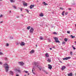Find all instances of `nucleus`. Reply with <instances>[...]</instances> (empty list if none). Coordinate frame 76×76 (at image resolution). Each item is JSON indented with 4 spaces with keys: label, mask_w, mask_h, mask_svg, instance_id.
Listing matches in <instances>:
<instances>
[{
    "label": "nucleus",
    "mask_w": 76,
    "mask_h": 76,
    "mask_svg": "<svg viewBox=\"0 0 76 76\" xmlns=\"http://www.w3.org/2000/svg\"><path fill=\"white\" fill-rule=\"evenodd\" d=\"M18 72H20V70H17Z\"/></svg>",
    "instance_id": "obj_43"
},
{
    "label": "nucleus",
    "mask_w": 76,
    "mask_h": 76,
    "mask_svg": "<svg viewBox=\"0 0 76 76\" xmlns=\"http://www.w3.org/2000/svg\"><path fill=\"white\" fill-rule=\"evenodd\" d=\"M55 42L56 43L58 42V43H60V41H59L58 40H55Z\"/></svg>",
    "instance_id": "obj_23"
},
{
    "label": "nucleus",
    "mask_w": 76,
    "mask_h": 76,
    "mask_svg": "<svg viewBox=\"0 0 76 76\" xmlns=\"http://www.w3.org/2000/svg\"><path fill=\"white\" fill-rule=\"evenodd\" d=\"M53 34H57V33H56V32H54L53 33Z\"/></svg>",
    "instance_id": "obj_37"
},
{
    "label": "nucleus",
    "mask_w": 76,
    "mask_h": 76,
    "mask_svg": "<svg viewBox=\"0 0 76 76\" xmlns=\"http://www.w3.org/2000/svg\"><path fill=\"white\" fill-rule=\"evenodd\" d=\"M47 61L49 63H50L51 62V59L48 58Z\"/></svg>",
    "instance_id": "obj_12"
},
{
    "label": "nucleus",
    "mask_w": 76,
    "mask_h": 76,
    "mask_svg": "<svg viewBox=\"0 0 76 76\" xmlns=\"http://www.w3.org/2000/svg\"><path fill=\"white\" fill-rule=\"evenodd\" d=\"M16 76H19V75H16Z\"/></svg>",
    "instance_id": "obj_52"
},
{
    "label": "nucleus",
    "mask_w": 76,
    "mask_h": 76,
    "mask_svg": "<svg viewBox=\"0 0 76 76\" xmlns=\"http://www.w3.org/2000/svg\"><path fill=\"white\" fill-rule=\"evenodd\" d=\"M72 47H73H73H73V45L72 46Z\"/></svg>",
    "instance_id": "obj_56"
},
{
    "label": "nucleus",
    "mask_w": 76,
    "mask_h": 76,
    "mask_svg": "<svg viewBox=\"0 0 76 76\" xmlns=\"http://www.w3.org/2000/svg\"><path fill=\"white\" fill-rule=\"evenodd\" d=\"M3 55V53L1 52H0V55Z\"/></svg>",
    "instance_id": "obj_36"
},
{
    "label": "nucleus",
    "mask_w": 76,
    "mask_h": 76,
    "mask_svg": "<svg viewBox=\"0 0 76 76\" xmlns=\"http://www.w3.org/2000/svg\"><path fill=\"white\" fill-rule=\"evenodd\" d=\"M64 40L65 42H67V39L65 38Z\"/></svg>",
    "instance_id": "obj_25"
},
{
    "label": "nucleus",
    "mask_w": 76,
    "mask_h": 76,
    "mask_svg": "<svg viewBox=\"0 0 76 76\" xmlns=\"http://www.w3.org/2000/svg\"><path fill=\"white\" fill-rule=\"evenodd\" d=\"M19 18V16H17V18Z\"/></svg>",
    "instance_id": "obj_47"
},
{
    "label": "nucleus",
    "mask_w": 76,
    "mask_h": 76,
    "mask_svg": "<svg viewBox=\"0 0 76 76\" xmlns=\"http://www.w3.org/2000/svg\"><path fill=\"white\" fill-rule=\"evenodd\" d=\"M24 72L26 73H28V71H24Z\"/></svg>",
    "instance_id": "obj_29"
},
{
    "label": "nucleus",
    "mask_w": 76,
    "mask_h": 76,
    "mask_svg": "<svg viewBox=\"0 0 76 76\" xmlns=\"http://www.w3.org/2000/svg\"><path fill=\"white\" fill-rule=\"evenodd\" d=\"M60 9H61V10H63V8H62L61 7H60Z\"/></svg>",
    "instance_id": "obj_40"
},
{
    "label": "nucleus",
    "mask_w": 76,
    "mask_h": 76,
    "mask_svg": "<svg viewBox=\"0 0 76 76\" xmlns=\"http://www.w3.org/2000/svg\"><path fill=\"white\" fill-rule=\"evenodd\" d=\"M34 5H31L30 6V9H33V8L34 7Z\"/></svg>",
    "instance_id": "obj_6"
},
{
    "label": "nucleus",
    "mask_w": 76,
    "mask_h": 76,
    "mask_svg": "<svg viewBox=\"0 0 76 76\" xmlns=\"http://www.w3.org/2000/svg\"><path fill=\"white\" fill-rule=\"evenodd\" d=\"M13 7H14L15 9H16V6H13Z\"/></svg>",
    "instance_id": "obj_31"
},
{
    "label": "nucleus",
    "mask_w": 76,
    "mask_h": 76,
    "mask_svg": "<svg viewBox=\"0 0 76 76\" xmlns=\"http://www.w3.org/2000/svg\"><path fill=\"white\" fill-rule=\"evenodd\" d=\"M5 60H7V58H5Z\"/></svg>",
    "instance_id": "obj_45"
},
{
    "label": "nucleus",
    "mask_w": 76,
    "mask_h": 76,
    "mask_svg": "<svg viewBox=\"0 0 76 76\" xmlns=\"http://www.w3.org/2000/svg\"><path fill=\"white\" fill-rule=\"evenodd\" d=\"M37 67L40 70H41V69H42V67L41 66H37Z\"/></svg>",
    "instance_id": "obj_10"
},
{
    "label": "nucleus",
    "mask_w": 76,
    "mask_h": 76,
    "mask_svg": "<svg viewBox=\"0 0 76 76\" xmlns=\"http://www.w3.org/2000/svg\"><path fill=\"white\" fill-rule=\"evenodd\" d=\"M40 39H41V40H43V39H44V38L42 37H40Z\"/></svg>",
    "instance_id": "obj_18"
},
{
    "label": "nucleus",
    "mask_w": 76,
    "mask_h": 76,
    "mask_svg": "<svg viewBox=\"0 0 76 76\" xmlns=\"http://www.w3.org/2000/svg\"><path fill=\"white\" fill-rule=\"evenodd\" d=\"M67 14H68V12H65V14L66 15H67Z\"/></svg>",
    "instance_id": "obj_35"
},
{
    "label": "nucleus",
    "mask_w": 76,
    "mask_h": 76,
    "mask_svg": "<svg viewBox=\"0 0 76 76\" xmlns=\"http://www.w3.org/2000/svg\"><path fill=\"white\" fill-rule=\"evenodd\" d=\"M69 10H71V8H69Z\"/></svg>",
    "instance_id": "obj_44"
},
{
    "label": "nucleus",
    "mask_w": 76,
    "mask_h": 76,
    "mask_svg": "<svg viewBox=\"0 0 76 76\" xmlns=\"http://www.w3.org/2000/svg\"><path fill=\"white\" fill-rule=\"evenodd\" d=\"M29 75V74H28V75Z\"/></svg>",
    "instance_id": "obj_64"
},
{
    "label": "nucleus",
    "mask_w": 76,
    "mask_h": 76,
    "mask_svg": "<svg viewBox=\"0 0 76 76\" xmlns=\"http://www.w3.org/2000/svg\"><path fill=\"white\" fill-rule=\"evenodd\" d=\"M67 34H70V31H67Z\"/></svg>",
    "instance_id": "obj_33"
},
{
    "label": "nucleus",
    "mask_w": 76,
    "mask_h": 76,
    "mask_svg": "<svg viewBox=\"0 0 76 76\" xmlns=\"http://www.w3.org/2000/svg\"><path fill=\"white\" fill-rule=\"evenodd\" d=\"M33 63L35 66L38 65V63L37 62H33Z\"/></svg>",
    "instance_id": "obj_13"
},
{
    "label": "nucleus",
    "mask_w": 76,
    "mask_h": 76,
    "mask_svg": "<svg viewBox=\"0 0 76 76\" xmlns=\"http://www.w3.org/2000/svg\"><path fill=\"white\" fill-rule=\"evenodd\" d=\"M26 11H27L28 13L29 12V11H28V10H27V9H26Z\"/></svg>",
    "instance_id": "obj_38"
},
{
    "label": "nucleus",
    "mask_w": 76,
    "mask_h": 76,
    "mask_svg": "<svg viewBox=\"0 0 76 76\" xmlns=\"http://www.w3.org/2000/svg\"><path fill=\"white\" fill-rule=\"evenodd\" d=\"M31 28V26H29V29Z\"/></svg>",
    "instance_id": "obj_50"
},
{
    "label": "nucleus",
    "mask_w": 76,
    "mask_h": 76,
    "mask_svg": "<svg viewBox=\"0 0 76 76\" xmlns=\"http://www.w3.org/2000/svg\"><path fill=\"white\" fill-rule=\"evenodd\" d=\"M70 54H71V55H72L73 53H72V52H70Z\"/></svg>",
    "instance_id": "obj_39"
},
{
    "label": "nucleus",
    "mask_w": 76,
    "mask_h": 76,
    "mask_svg": "<svg viewBox=\"0 0 76 76\" xmlns=\"http://www.w3.org/2000/svg\"><path fill=\"white\" fill-rule=\"evenodd\" d=\"M34 70H35V69H34V68H33L32 70V72L33 73V74H35V73H34L33 72V71H34Z\"/></svg>",
    "instance_id": "obj_22"
},
{
    "label": "nucleus",
    "mask_w": 76,
    "mask_h": 76,
    "mask_svg": "<svg viewBox=\"0 0 76 76\" xmlns=\"http://www.w3.org/2000/svg\"><path fill=\"white\" fill-rule=\"evenodd\" d=\"M20 9V10L21 11V12H22V9Z\"/></svg>",
    "instance_id": "obj_51"
},
{
    "label": "nucleus",
    "mask_w": 76,
    "mask_h": 76,
    "mask_svg": "<svg viewBox=\"0 0 76 76\" xmlns=\"http://www.w3.org/2000/svg\"><path fill=\"white\" fill-rule=\"evenodd\" d=\"M24 76H26V75H24Z\"/></svg>",
    "instance_id": "obj_58"
},
{
    "label": "nucleus",
    "mask_w": 76,
    "mask_h": 76,
    "mask_svg": "<svg viewBox=\"0 0 76 76\" xmlns=\"http://www.w3.org/2000/svg\"><path fill=\"white\" fill-rule=\"evenodd\" d=\"M66 69V66H63L61 68V70H64V69Z\"/></svg>",
    "instance_id": "obj_7"
},
{
    "label": "nucleus",
    "mask_w": 76,
    "mask_h": 76,
    "mask_svg": "<svg viewBox=\"0 0 76 76\" xmlns=\"http://www.w3.org/2000/svg\"><path fill=\"white\" fill-rule=\"evenodd\" d=\"M50 50H52V48H50Z\"/></svg>",
    "instance_id": "obj_54"
},
{
    "label": "nucleus",
    "mask_w": 76,
    "mask_h": 76,
    "mask_svg": "<svg viewBox=\"0 0 76 76\" xmlns=\"http://www.w3.org/2000/svg\"><path fill=\"white\" fill-rule=\"evenodd\" d=\"M48 69H52V66H51V65L49 64L48 65Z\"/></svg>",
    "instance_id": "obj_5"
},
{
    "label": "nucleus",
    "mask_w": 76,
    "mask_h": 76,
    "mask_svg": "<svg viewBox=\"0 0 76 76\" xmlns=\"http://www.w3.org/2000/svg\"><path fill=\"white\" fill-rule=\"evenodd\" d=\"M20 44V43H16V45H19V44Z\"/></svg>",
    "instance_id": "obj_34"
},
{
    "label": "nucleus",
    "mask_w": 76,
    "mask_h": 76,
    "mask_svg": "<svg viewBox=\"0 0 76 76\" xmlns=\"http://www.w3.org/2000/svg\"><path fill=\"white\" fill-rule=\"evenodd\" d=\"M34 53V50H32L31 51H30V53L31 54H32Z\"/></svg>",
    "instance_id": "obj_11"
},
{
    "label": "nucleus",
    "mask_w": 76,
    "mask_h": 76,
    "mask_svg": "<svg viewBox=\"0 0 76 76\" xmlns=\"http://www.w3.org/2000/svg\"><path fill=\"white\" fill-rule=\"evenodd\" d=\"M27 29H28V30H29V27H28L27 28Z\"/></svg>",
    "instance_id": "obj_48"
},
{
    "label": "nucleus",
    "mask_w": 76,
    "mask_h": 76,
    "mask_svg": "<svg viewBox=\"0 0 76 76\" xmlns=\"http://www.w3.org/2000/svg\"><path fill=\"white\" fill-rule=\"evenodd\" d=\"M53 48H55V47H54V46H53Z\"/></svg>",
    "instance_id": "obj_53"
},
{
    "label": "nucleus",
    "mask_w": 76,
    "mask_h": 76,
    "mask_svg": "<svg viewBox=\"0 0 76 76\" xmlns=\"http://www.w3.org/2000/svg\"><path fill=\"white\" fill-rule=\"evenodd\" d=\"M10 12H11V11H10Z\"/></svg>",
    "instance_id": "obj_62"
},
{
    "label": "nucleus",
    "mask_w": 76,
    "mask_h": 76,
    "mask_svg": "<svg viewBox=\"0 0 76 76\" xmlns=\"http://www.w3.org/2000/svg\"><path fill=\"white\" fill-rule=\"evenodd\" d=\"M45 72V73H46V74H48V72H47L46 71V72Z\"/></svg>",
    "instance_id": "obj_32"
},
{
    "label": "nucleus",
    "mask_w": 76,
    "mask_h": 76,
    "mask_svg": "<svg viewBox=\"0 0 76 76\" xmlns=\"http://www.w3.org/2000/svg\"><path fill=\"white\" fill-rule=\"evenodd\" d=\"M3 0H0V1H2Z\"/></svg>",
    "instance_id": "obj_60"
},
{
    "label": "nucleus",
    "mask_w": 76,
    "mask_h": 76,
    "mask_svg": "<svg viewBox=\"0 0 76 76\" xmlns=\"http://www.w3.org/2000/svg\"><path fill=\"white\" fill-rule=\"evenodd\" d=\"M68 76H73V73H71L69 74H68Z\"/></svg>",
    "instance_id": "obj_8"
},
{
    "label": "nucleus",
    "mask_w": 76,
    "mask_h": 76,
    "mask_svg": "<svg viewBox=\"0 0 76 76\" xmlns=\"http://www.w3.org/2000/svg\"><path fill=\"white\" fill-rule=\"evenodd\" d=\"M39 16L41 17H42V16H44V14H42V13H41V14H40L39 15Z\"/></svg>",
    "instance_id": "obj_15"
},
{
    "label": "nucleus",
    "mask_w": 76,
    "mask_h": 76,
    "mask_svg": "<svg viewBox=\"0 0 76 76\" xmlns=\"http://www.w3.org/2000/svg\"><path fill=\"white\" fill-rule=\"evenodd\" d=\"M46 57H49V55H48V53H46L45 54Z\"/></svg>",
    "instance_id": "obj_16"
},
{
    "label": "nucleus",
    "mask_w": 76,
    "mask_h": 76,
    "mask_svg": "<svg viewBox=\"0 0 76 76\" xmlns=\"http://www.w3.org/2000/svg\"><path fill=\"white\" fill-rule=\"evenodd\" d=\"M0 17H3V15H1L0 16Z\"/></svg>",
    "instance_id": "obj_42"
},
{
    "label": "nucleus",
    "mask_w": 76,
    "mask_h": 76,
    "mask_svg": "<svg viewBox=\"0 0 76 76\" xmlns=\"http://www.w3.org/2000/svg\"><path fill=\"white\" fill-rule=\"evenodd\" d=\"M71 38H75V36H73V35H71Z\"/></svg>",
    "instance_id": "obj_24"
},
{
    "label": "nucleus",
    "mask_w": 76,
    "mask_h": 76,
    "mask_svg": "<svg viewBox=\"0 0 76 76\" xmlns=\"http://www.w3.org/2000/svg\"><path fill=\"white\" fill-rule=\"evenodd\" d=\"M75 75L76 76V73H75Z\"/></svg>",
    "instance_id": "obj_61"
},
{
    "label": "nucleus",
    "mask_w": 76,
    "mask_h": 76,
    "mask_svg": "<svg viewBox=\"0 0 76 76\" xmlns=\"http://www.w3.org/2000/svg\"><path fill=\"white\" fill-rule=\"evenodd\" d=\"M4 66H4V67L6 70V72H8V70H9V65H8L6 63L4 64Z\"/></svg>",
    "instance_id": "obj_1"
},
{
    "label": "nucleus",
    "mask_w": 76,
    "mask_h": 76,
    "mask_svg": "<svg viewBox=\"0 0 76 76\" xmlns=\"http://www.w3.org/2000/svg\"><path fill=\"white\" fill-rule=\"evenodd\" d=\"M43 4H44V5H45V6H46V5H48V4H47L45 3V2H43Z\"/></svg>",
    "instance_id": "obj_17"
},
{
    "label": "nucleus",
    "mask_w": 76,
    "mask_h": 76,
    "mask_svg": "<svg viewBox=\"0 0 76 76\" xmlns=\"http://www.w3.org/2000/svg\"><path fill=\"white\" fill-rule=\"evenodd\" d=\"M36 47H37V45H36Z\"/></svg>",
    "instance_id": "obj_57"
},
{
    "label": "nucleus",
    "mask_w": 76,
    "mask_h": 76,
    "mask_svg": "<svg viewBox=\"0 0 76 76\" xmlns=\"http://www.w3.org/2000/svg\"><path fill=\"white\" fill-rule=\"evenodd\" d=\"M75 26L76 27V24H75Z\"/></svg>",
    "instance_id": "obj_59"
},
{
    "label": "nucleus",
    "mask_w": 76,
    "mask_h": 76,
    "mask_svg": "<svg viewBox=\"0 0 76 76\" xmlns=\"http://www.w3.org/2000/svg\"><path fill=\"white\" fill-rule=\"evenodd\" d=\"M3 22V21H1L0 22V23H2Z\"/></svg>",
    "instance_id": "obj_55"
},
{
    "label": "nucleus",
    "mask_w": 76,
    "mask_h": 76,
    "mask_svg": "<svg viewBox=\"0 0 76 76\" xmlns=\"http://www.w3.org/2000/svg\"><path fill=\"white\" fill-rule=\"evenodd\" d=\"M42 70L43 71V72H46L45 70L44 69H44H42Z\"/></svg>",
    "instance_id": "obj_28"
},
{
    "label": "nucleus",
    "mask_w": 76,
    "mask_h": 76,
    "mask_svg": "<svg viewBox=\"0 0 76 76\" xmlns=\"http://www.w3.org/2000/svg\"><path fill=\"white\" fill-rule=\"evenodd\" d=\"M20 45H25V43L23 42H21V43Z\"/></svg>",
    "instance_id": "obj_9"
},
{
    "label": "nucleus",
    "mask_w": 76,
    "mask_h": 76,
    "mask_svg": "<svg viewBox=\"0 0 76 76\" xmlns=\"http://www.w3.org/2000/svg\"><path fill=\"white\" fill-rule=\"evenodd\" d=\"M73 48L74 50H75L76 49V48H75V47H73Z\"/></svg>",
    "instance_id": "obj_46"
},
{
    "label": "nucleus",
    "mask_w": 76,
    "mask_h": 76,
    "mask_svg": "<svg viewBox=\"0 0 76 76\" xmlns=\"http://www.w3.org/2000/svg\"><path fill=\"white\" fill-rule=\"evenodd\" d=\"M10 73L11 75H13V72L12 71H10Z\"/></svg>",
    "instance_id": "obj_20"
},
{
    "label": "nucleus",
    "mask_w": 76,
    "mask_h": 76,
    "mask_svg": "<svg viewBox=\"0 0 76 76\" xmlns=\"http://www.w3.org/2000/svg\"><path fill=\"white\" fill-rule=\"evenodd\" d=\"M64 11H63L62 12V15L63 16H64Z\"/></svg>",
    "instance_id": "obj_26"
},
{
    "label": "nucleus",
    "mask_w": 76,
    "mask_h": 76,
    "mask_svg": "<svg viewBox=\"0 0 76 76\" xmlns=\"http://www.w3.org/2000/svg\"><path fill=\"white\" fill-rule=\"evenodd\" d=\"M62 44H66V42H62Z\"/></svg>",
    "instance_id": "obj_27"
},
{
    "label": "nucleus",
    "mask_w": 76,
    "mask_h": 76,
    "mask_svg": "<svg viewBox=\"0 0 76 76\" xmlns=\"http://www.w3.org/2000/svg\"><path fill=\"white\" fill-rule=\"evenodd\" d=\"M6 46H7V47H8V46H9V44L7 43L6 44Z\"/></svg>",
    "instance_id": "obj_30"
},
{
    "label": "nucleus",
    "mask_w": 76,
    "mask_h": 76,
    "mask_svg": "<svg viewBox=\"0 0 76 76\" xmlns=\"http://www.w3.org/2000/svg\"><path fill=\"white\" fill-rule=\"evenodd\" d=\"M48 41H49V42H51V40H50V39H49Z\"/></svg>",
    "instance_id": "obj_41"
},
{
    "label": "nucleus",
    "mask_w": 76,
    "mask_h": 76,
    "mask_svg": "<svg viewBox=\"0 0 76 76\" xmlns=\"http://www.w3.org/2000/svg\"><path fill=\"white\" fill-rule=\"evenodd\" d=\"M0 64H2V63L1 62H0Z\"/></svg>",
    "instance_id": "obj_49"
},
{
    "label": "nucleus",
    "mask_w": 76,
    "mask_h": 76,
    "mask_svg": "<svg viewBox=\"0 0 76 76\" xmlns=\"http://www.w3.org/2000/svg\"><path fill=\"white\" fill-rule=\"evenodd\" d=\"M61 63H62V62H61Z\"/></svg>",
    "instance_id": "obj_63"
},
{
    "label": "nucleus",
    "mask_w": 76,
    "mask_h": 76,
    "mask_svg": "<svg viewBox=\"0 0 76 76\" xmlns=\"http://www.w3.org/2000/svg\"><path fill=\"white\" fill-rule=\"evenodd\" d=\"M18 63L20 66H23V65H24V63L23 62H19Z\"/></svg>",
    "instance_id": "obj_4"
},
{
    "label": "nucleus",
    "mask_w": 76,
    "mask_h": 76,
    "mask_svg": "<svg viewBox=\"0 0 76 76\" xmlns=\"http://www.w3.org/2000/svg\"><path fill=\"white\" fill-rule=\"evenodd\" d=\"M70 58H71L70 57H66L65 58H63V60H67L70 59Z\"/></svg>",
    "instance_id": "obj_3"
},
{
    "label": "nucleus",
    "mask_w": 76,
    "mask_h": 76,
    "mask_svg": "<svg viewBox=\"0 0 76 76\" xmlns=\"http://www.w3.org/2000/svg\"><path fill=\"white\" fill-rule=\"evenodd\" d=\"M54 39H55V41H57V40H58V38L57 37H55V38H54Z\"/></svg>",
    "instance_id": "obj_21"
},
{
    "label": "nucleus",
    "mask_w": 76,
    "mask_h": 76,
    "mask_svg": "<svg viewBox=\"0 0 76 76\" xmlns=\"http://www.w3.org/2000/svg\"><path fill=\"white\" fill-rule=\"evenodd\" d=\"M23 4L24 6H27V3H23Z\"/></svg>",
    "instance_id": "obj_14"
},
{
    "label": "nucleus",
    "mask_w": 76,
    "mask_h": 76,
    "mask_svg": "<svg viewBox=\"0 0 76 76\" xmlns=\"http://www.w3.org/2000/svg\"><path fill=\"white\" fill-rule=\"evenodd\" d=\"M10 1L11 3H15V1H13V0H10Z\"/></svg>",
    "instance_id": "obj_19"
},
{
    "label": "nucleus",
    "mask_w": 76,
    "mask_h": 76,
    "mask_svg": "<svg viewBox=\"0 0 76 76\" xmlns=\"http://www.w3.org/2000/svg\"><path fill=\"white\" fill-rule=\"evenodd\" d=\"M34 28L32 27H31L30 30V33H32L33 32H34Z\"/></svg>",
    "instance_id": "obj_2"
}]
</instances>
